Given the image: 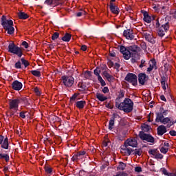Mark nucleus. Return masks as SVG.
Listing matches in <instances>:
<instances>
[{"label": "nucleus", "mask_w": 176, "mask_h": 176, "mask_svg": "<svg viewBox=\"0 0 176 176\" xmlns=\"http://www.w3.org/2000/svg\"><path fill=\"white\" fill-rule=\"evenodd\" d=\"M119 99H116V107L120 111H123L126 113H130L134 108V102L129 98H126L122 102L119 103Z\"/></svg>", "instance_id": "obj_1"}, {"label": "nucleus", "mask_w": 176, "mask_h": 176, "mask_svg": "<svg viewBox=\"0 0 176 176\" xmlns=\"http://www.w3.org/2000/svg\"><path fill=\"white\" fill-rule=\"evenodd\" d=\"M140 51V47L137 45H131L127 48L124 46H121L120 52L123 54L125 60H129L131 57V54H137Z\"/></svg>", "instance_id": "obj_2"}, {"label": "nucleus", "mask_w": 176, "mask_h": 176, "mask_svg": "<svg viewBox=\"0 0 176 176\" xmlns=\"http://www.w3.org/2000/svg\"><path fill=\"white\" fill-rule=\"evenodd\" d=\"M164 21H166L164 19H162L160 22L158 21L156 23V27H160L158 30L159 36H164L166 32H167V30H170V23L168 22L164 23Z\"/></svg>", "instance_id": "obj_3"}, {"label": "nucleus", "mask_w": 176, "mask_h": 176, "mask_svg": "<svg viewBox=\"0 0 176 176\" xmlns=\"http://www.w3.org/2000/svg\"><path fill=\"white\" fill-rule=\"evenodd\" d=\"M9 53H12V54H16V56L21 58L23 56V50L21 47L15 45L14 43H10L8 45Z\"/></svg>", "instance_id": "obj_4"}, {"label": "nucleus", "mask_w": 176, "mask_h": 176, "mask_svg": "<svg viewBox=\"0 0 176 176\" xmlns=\"http://www.w3.org/2000/svg\"><path fill=\"white\" fill-rule=\"evenodd\" d=\"M20 104L19 98L14 99H10L8 100L9 109H14V111H19V105Z\"/></svg>", "instance_id": "obj_5"}, {"label": "nucleus", "mask_w": 176, "mask_h": 176, "mask_svg": "<svg viewBox=\"0 0 176 176\" xmlns=\"http://www.w3.org/2000/svg\"><path fill=\"white\" fill-rule=\"evenodd\" d=\"M63 83L66 87H72L75 82V79L72 76H62Z\"/></svg>", "instance_id": "obj_6"}, {"label": "nucleus", "mask_w": 176, "mask_h": 176, "mask_svg": "<svg viewBox=\"0 0 176 176\" xmlns=\"http://www.w3.org/2000/svg\"><path fill=\"white\" fill-rule=\"evenodd\" d=\"M125 80L129 82V83H131L133 86H137V85H138L137 76L133 73L128 74L125 77Z\"/></svg>", "instance_id": "obj_7"}, {"label": "nucleus", "mask_w": 176, "mask_h": 176, "mask_svg": "<svg viewBox=\"0 0 176 176\" xmlns=\"http://www.w3.org/2000/svg\"><path fill=\"white\" fill-rule=\"evenodd\" d=\"M137 145H138L137 139L130 138V139H127L124 142V144L122 146V148H129V146H131L132 148H136Z\"/></svg>", "instance_id": "obj_8"}, {"label": "nucleus", "mask_w": 176, "mask_h": 176, "mask_svg": "<svg viewBox=\"0 0 176 176\" xmlns=\"http://www.w3.org/2000/svg\"><path fill=\"white\" fill-rule=\"evenodd\" d=\"M139 137L143 141H147V142H151L152 144H153V142H155V138H153V137H152V135H148L144 132H140Z\"/></svg>", "instance_id": "obj_9"}, {"label": "nucleus", "mask_w": 176, "mask_h": 176, "mask_svg": "<svg viewBox=\"0 0 176 176\" xmlns=\"http://www.w3.org/2000/svg\"><path fill=\"white\" fill-rule=\"evenodd\" d=\"M1 25L3 27L4 30H8V28L13 25V21L7 20L6 16L3 15L1 17Z\"/></svg>", "instance_id": "obj_10"}, {"label": "nucleus", "mask_w": 176, "mask_h": 176, "mask_svg": "<svg viewBox=\"0 0 176 176\" xmlns=\"http://www.w3.org/2000/svg\"><path fill=\"white\" fill-rule=\"evenodd\" d=\"M94 75H96V76H98V82H100L101 86L104 87L107 85V83L105 82L104 79H102V77H101L100 75V74H101V69H100V68L97 67L96 69H95L94 71Z\"/></svg>", "instance_id": "obj_11"}, {"label": "nucleus", "mask_w": 176, "mask_h": 176, "mask_svg": "<svg viewBox=\"0 0 176 176\" xmlns=\"http://www.w3.org/2000/svg\"><path fill=\"white\" fill-rule=\"evenodd\" d=\"M85 157H86V151H80L72 157V160L78 162V160H82Z\"/></svg>", "instance_id": "obj_12"}, {"label": "nucleus", "mask_w": 176, "mask_h": 176, "mask_svg": "<svg viewBox=\"0 0 176 176\" xmlns=\"http://www.w3.org/2000/svg\"><path fill=\"white\" fill-rule=\"evenodd\" d=\"M149 155H152L155 159H162L163 155L159 153V151L157 148H152L148 151Z\"/></svg>", "instance_id": "obj_13"}, {"label": "nucleus", "mask_w": 176, "mask_h": 176, "mask_svg": "<svg viewBox=\"0 0 176 176\" xmlns=\"http://www.w3.org/2000/svg\"><path fill=\"white\" fill-rule=\"evenodd\" d=\"M123 36L129 41H133L134 39V34L133 33V30H126L123 32Z\"/></svg>", "instance_id": "obj_14"}, {"label": "nucleus", "mask_w": 176, "mask_h": 176, "mask_svg": "<svg viewBox=\"0 0 176 176\" xmlns=\"http://www.w3.org/2000/svg\"><path fill=\"white\" fill-rule=\"evenodd\" d=\"M12 87L13 90H16V91H19L23 89V83L19 80H14L12 83Z\"/></svg>", "instance_id": "obj_15"}, {"label": "nucleus", "mask_w": 176, "mask_h": 176, "mask_svg": "<svg viewBox=\"0 0 176 176\" xmlns=\"http://www.w3.org/2000/svg\"><path fill=\"white\" fill-rule=\"evenodd\" d=\"M143 36H144L146 41H147L148 42H150V43H156V41L153 38V36H152L151 34L148 32H144Z\"/></svg>", "instance_id": "obj_16"}, {"label": "nucleus", "mask_w": 176, "mask_h": 176, "mask_svg": "<svg viewBox=\"0 0 176 176\" xmlns=\"http://www.w3.org/2000/svg\"><path fill=\"white\" fill-rule=\"evenodd\" d=\"M96 97L97 100H98L101 102H104V101H107V100H108V97L105 96L104 94L100 92H97L96 94Z\"/></svg>", "instance_id": "obj_17"}, {"label": "nucleus", "mask_w": 176, "mask_h": 176, "mask_svg": "<svg viewBox=\"0 0 176 176\" xmlns=\"http://www.w3.org/2000/svg\"><path fill=\"white\" fill-rule=\"evenodd\" d=\"M157 134L158 135H163L165 133H167V128L164 125H160L157 127Z\"/></svg>", "instance_id": "obj_18"}, {"label": "nucleus", "mask_w": 176, "mask_h": 176, "mask_svg": "<svg viewBox=\"0 0 176 176\" xmlns=\"http://www.w3.org/2000/svg\"><path fill=\"white\" fill-rule=\"evenodd\" d=\"M45 171L46 176L53 175V168L50 167V166H48L47 162H46L45 166Z\"/></svg>", "instance_id": "obj_19"}, {"label": "nucleus", "mask_w": 176, "mask_h": 176, "mask_svg": "<svg viewBox=\"0 0 176 176\" xmlns=\"http://www.w3.org/2000/svg\"><path fill=\"white\" fill-rule=\"evenodd\" d=\"M149 67L147 68V72H151L153 69H156V60L155 59L151 60L148 62Z\"/></svg>", "instance_id": "obj_20"}, {"label": "nucleus", "mask_w": 176, "mask_h": 176, "mask_svg": "<svg viewBox=\"0 0 176 176\" xmlns=\"http://www.w3.org/2000/svg\"><path fill=\"white\" fill-rule=\"evenodd\" d=\"M138 80L140 85H145V82H146V74H140L138 76Z\"/></svg>", "instance_id": "obj_21"}, {"label": "nucleus", "mask_w": 176, "mask_h": 176, "mask_svg": "<svg viewBox=\"0 0 176 176\" xmlns=\"http://www.w3.org/2000/svg\"><path fill=\"white\" fill-rule=\"evenodd\" d=\"M110 10L113 14H119V8L112 2H110Z\"/></svg>", "instance_id": "obj_22"}, {"label": "nucleus", "mask_w": 176, "mask_h": 176, "mask_svg": "<svg viewBox=\"0 0 176 176\" xmlns=\"http://www.w3.org/2000/svg\"><path fill=\"white\" fill-rule=\"evenodd\" d=\"M1 148L3 149H9V139L8 137L4 138V140H3L2 143L0 144Z\"/></svg>", "instance_id": "obj_23"}, {"label": "nucleus", "mask_w": 176, "mask_h": 176, "mask_svg": "<svg viewBox=\"0 0 176 176\" xmlns=\"http://www.w3.org/2000/svg\"><path fill=\"white\" fill-rule=\"evenodd\" d=\"M120 152L121 153H124V155H126V156H130L131 155V152H133V149L129 148L127 147H124V148H121Z\"/></svg>", "instance_id": "obj_24"}, {"label": "nucleus", "mask_w": 176, "mask_h": 176, "mask_svg": "<svg viewBox=\"0 0 176 176\" xmlns=\"http://www.w3.org/2000/svg\"><path fill=\"white\" fill-rule=\"evenodd\" d=\"M45 3H47V5H51V6H58V5H60V1L59 0H46Z\"/></svg>", "instance_id": "obj_25"}, {"label": "nucleus", "mask_w": 176, "mask_h": 176, "mask_svg": "<svg viewBox=\"0 0 176 176\" xmlns=\"http://www.w3.org/2000/svg\"><path fill=\"white\" fill-rule=\"evenodd\" d=\"M19 98L20 104H21V102H23V104L25 107H28L29 105H31V103H30V99H28V98H27L25 97Z\"/></svg>", "instance_id": "obj_26"}, {"label": "nucleus", "mask_w": 176, "mask_h": 176, "mask_svg": "<svg viewBox=\"0 0 176 176\" xmlns=\"http://www.w3.org/2000/svg\"><path fill=\"white\" fill-rule=\"evenodd\" d=\"M85 105H86V101L85 100H80L76 102V107L78 108V109H83Z\"/></svg>", "instance_id": "obj_27"}, {"label": "nucleus", "mask_w": 176, "mask_h": 176, "mask_svg": "<svg viewBox=\"0 0 176 176\" xmlns=\"http://www.w3.org/2000/svg\"><path fill=\"white\" fill-rule=\"evenodd\" d=\"M17 111L18 110L9 109L7 113V116H10V118H13V116H18L17 115H19V113H17Z\"/></svg>", "instance_id": "obj_28"}, {"label": "nucleus", "mask_w": 176, "mask_h": 176, "mask_svg": "<svg viewBox=\"0 0 176 176\" xmlns=\"http://www.w3.org/2000/svg\"><path fill=\"white\" fill-rule=\"evenodd\" d=\"M18 17L20 20H27L30 16H28L27 13L21 11L18 12Z\"/></svg>", "instance_id": "obj_29"}, {"label": "nucleus", "mask_w": 176, "mask_h": 176, "mask_svg": "<svg viewBox=\"0 0 176 176\" xmlns=\"http://www.w3.org/2000/svg\"><path fill=\"white\" fill-rule=\"evenodd\" d=\"M143 14H144V19H143L144 21L148 23L152 21V17H151V16L148 14L147 12H144Z\"/></svg>", "instance_id": "obj_30"}, {"label": "nucleus", "mask_w": 176, "mask_h": 176, "mask_svg": "<svg viewBox=\"0 0 176 176\" xmlns=\"http://www.w3.org/2000/svg\"><path fill=\"white\" fill-rule=\"evenodd\" d=\"M21 65L24 66L23 69H25V68L30 65V62H28V60H25L24 58H21Z\"/></svg>", "instance_id": "obj_31"}, {"label": "nucleus", "mask_w": 176, "mask_h": 176, "mask_svg": "<svg viewBox=\"0 0 176 176\" xmlns=\"http://www.w3.org/2000/svg\"><path fill=\"white\" fill-rule=\"evenodd\" d=\"M14 68L16 69H24V66L21 65V60H18L14 64Z\"/></svg>", "instance_id": "obj_32"}, {"label": "nucleus", "mask_w": 176, "mask_h": 176, "mask_svg": "<svg viewBox=\"0 0 176 176\" xmlns=\"http://www.w3.org/2000/svg\"><path fill=\"white\" fill-rule=\"evenodd\" d=\"M132 152H133L135 156H141L142 155V150L141 148H135Z\"/></svg>", "instance_id": "obj_33"}, {"label": "nucleus", "mask_w": 176, "mask_h": 176, "mask_svg": "<svg viewBox=\"0 0 176 176\" xmlns=\"http://www.w3.org/2000/svg\"><path fill=\"white\" fill-rule=\"evenodd\" d=\"M71 34H69V33H67L63 38H62V41H63L64 42H69V41H71Z\"/></svg>", "instance_id": "obj_34"}, {"label": "nucleus", "mask_w": 176, "mask_h": 176, "mask_svg": "<svg viewBox=\"0 0 176 176\" xmlns=\"http://www.w3.org/2000/svg\"><path fill=\"white\" fill-rule=\"evenodd\" d=\"M109 139H108V136L105 135L104 137V140H103V143L102 145L103 146H104L105 148H107V146H108V145H109Z\"/></svg>", "instance_id": "obj_35"}, {"label": "nucleus", "mask_w": 176, "mask_h": 176, "mask_svg": "<svg viewBox=\"0 0 176 176\" xmlns=\"http://www.w3.org/2000/svg\"><path fill=\"white\" fill-rule=\"evenodd\" d=\"M6 31H7L9 35H13V34H14V28L13 25L10 26V28H8Z\"/></svg>", "instance_id": "obj_36"}, {"label": "nucleus", "mask_w": 176, "mask_h": 176, "mask_svg": "<svg viewBox=\"0 0 176 176\" xmlns=\"http://www.w3.org/2000/svg\"><path fill=\"white\" fill-rule=\"evenodd\" d=\"M0 159H4L6 162H9V154L0 153Z\"/></svg>", "instance_id": "obj_37"}, {"label": "nucleus", "mask_w": 176, "mask_h": 176, "mask_svg": "<svg viewBox=\"0 0 176 176\" xmlns=\"http://www.w3.org/2000/svg\"><path fill=\"white\" fill-rule=\"evenodd\" d=\"M30 72L32 75H33L34 76H36V78L41 77V72L38 70H31Z\"/></svg>", "instance_id": "obj_38"}, {"label": "nucleus", "mask_w": 176, "mask_h": 176, "mask_svg": "<svg viewBox=\"0 0 176 176\" xmlns=\"http://www.w3.org/2000/svg\"><path fill=\"white\" fill-rule=\"evenodd\" d=\"M161 85L163 90H166V77H162L161 80Z\"/></svg>", "instance_id": "obj_39"}, {"label": "nucleus", "mask_w": 176, "mask_h": 176, "mask_svg": "<svg viewBox=\"0 0 176 176\" xmlns=\"http://www.w3.org/2000/svg\"><path fill=\"white\" fill-rule=\"evenodd\" d=\"M117 168H118V170H121L122 171H123V170H124L126 168V164H124L123 162H120V164Z\"/></svg>", "instance_id": "obj_40"}, {"label": "nucleus", "mask_w": 176, "mask_h": 176, "mask_svg": "<svg viewBox=\"0 0 176 176\" xmlns=\"http://www.w3.org/2000/svg\"><path fill=\"white\" fill-rule=\"evenodd\" d=\"M83 78H85V79H89L90 76H91V73L90 72H85L82 74Z\"/></svg>", "instance_id": "obj_41"}, {"label": "nucleus", "mask_w": 176, "mask_h": 176, "mask_svg": "<svg viewBox=\"0 0 176 176\" xmlns=\"http://www.w3.org/2000/svg\"><path fill=\"white\" fill-rule=\"evenodd\" d=\"M164 6H162L160 4H157V6H155L153 7V9H155V10H163V9H164Z\"/></svg>", "instance_id": "obj_42"}, {"label": "nucleus", "mask_w": 176, "mask_h": 176, "mask_svg": "<svg viewBox=\"0 0 176 176\" xmlns=\"http://www.w3.org/2000/svg\"><path fill=\"white\" fill-rule=\"evenodd\" d=\"M114 125H115V121L113 120H111L109 122V130H112V129H113Z\"/></svg>", "instance_id": "obj_43"}, {"label": "nucleus", "mask_w": 176, "mask_h": 176, "mask_svg": "<svg viewBox=\"0 0 176 176\" xmlns=\"http://www.w3.org/2000/svg\"><path fill=\"white\" fill-rule=\"evenodd\" d=\"M160 152H161V153L166 154L168 152V148L162 146L160 148Z\"/></svg>", "instance_id": "obj_44"}, {"label": "nucleus", "mask_w": 176, "mask_h": 176, "mask_svg": "<svg viewBox=\"0 0 176 176\" xmlns=\"http://www.w3.org/2000/svg\"><path fill=\"white\" fill-rule=\"evenodd\" d=\"M86 14V11L81 10L80 12L76 13L77 17H80L81 16H85Z\"/></svg>", "instance_id": "obj_45"}, {"label": "nucleus", "mask_w": 176, "mask_h": 176, "mask_svg": "<svg viewBox=\"0 0 176 176\" xmlns=\"http://www.w3.org/2000/svg\"><path fill=\"white\" fill-rule=\"evenodd\" d=\"M59 36H60V34H59L58 32H55V33H54V34L52 36V39L53 41H56V39H57Z\"/></svg>", "instance_id": "obj_46"}, {"label": "nucleus", "mask_w": 176, "mask_h": 176, "mask_svg": "<svg viewBox=\"0 0 176 176\" xmlns=\"http://www.w3.org/2000/svg\"><path fill=\"white\" fill-rule=\"evenodd\" d=\"M103 75L104 76H105L107 80H109V79L112 78V76H111V75L109 73H107L106 71L103 72Z\"/></svg>", "instance_id": "obj_47"}, {"label": "nucleus", "mask_w": 176, "mask_h": 176, "mask_svg": "<svg viewBox=\"0 0 176 176\" xmlns=\"http://www.w3.org/2000/svg\"><path fill=\"white\" fill-rule=\"evenodd\" d=\"M27 113V112L25 111H21L19 113V118H21L22 119H25V114Z\"/></svg>", "instance_id": "obj_48"}, {"label": "nucleus", "mask_w": 176, "mask_h": 176, "mask_svg": "<svg viewBox=\"0 0 176 176\" xmlns=\"http://www.w3.org/2000/svg\"><path fill=\"white\" fill-rule=\"evenodd\" d=\"M102 91L104 94H107V93H109V89L108 88V87H104L102 89Z\"/></svg>", "instance_id": "obj_49"}, {"label": "nucleus", "mask_w": 176, "mask_h": 176, "mask_svg": "<svg viewBox=\"0 0 176 176\" xmlns=\"http://www.w3.org/2000/svg\"><path fill=\"white\" fill-rule=\"evenodd\" d=\"M135 173H142V168L140 166H136L135 167Z\"/></svg>", "instance_id": "obj_50"}, {"label": "nucleus", "mask_w": 176, "mask_h": 176, "mask_svg": "<svg viewBox=\"0 0 176 176\" xmlns=\"http://www.w3.org/2000/svg\"><path fill=\"white\" fill-rule=\"evenodd\" d=\"M170 14L173 19H176V10H170Z\"/></svg>", "instance_id": "obj_51"}, {"label": "nucleus", "mask_w": 176, "mask_h": 176, "mask_svg": "<svg viewBox=\"0 0 176 176\" xmlns=\"http://www.w3.org/2000/svg\"><path fill=\"white\" fill-rule=\"evenodd\" d=\"M34 92L36 93V96H41V90H39V88L35 87L34 88Z\"/></svg>", "instance_id": "obj_52"}, {"label": "nucleus", "mask_w": 176, "mask_h": 176, "mask_svg": "<svg viewBox=\"0 0 176 176\" xmlns=\"http://www.w3.org/2000/svg\"><path fill=\"white\" fill-rule=\"evenodd\" d=\"M162 174H164V175H165L166 176H168L170 175V173L167 172V170L166 168H163L162 169Z\"/></svg>", "instance_id": "obj_53"}, {"label": "nucleus", "mask_w": 176, "mask_h": 176, "mask_svg": "<svg viewBox=\"0 0 176 176\" xmlns=\"http://www.w3.org/2000/svg\"><path fill=\"white\" fill-rule=\"evenodd\" d=\"M21 45L23 46V47H25V49H28V43H27V41H23L21 43Z\"/></svg>", "instance_id": "obj_54"}, {"label": "nucleus", "mask_w": 176, "mask_h": 176, "mask_svg": "<svg viewBox=\"0 0 176 176\" xmlns=\"http://www.w3.org/2000/svg\"><path fill=\"white\" fill-rule=\"evenodd\" d=\"M140 47H142V49H143V50H146V43H145L144 42L140 43Z\"/></svg>", "instance_id": "obj_55"}, {"label": "nucleus", "mask_w": 176, "mask_h": 176, "mask_svg": "<svg viewBox=\"0 0 176 176\" xmlns=\"http://www.w3.org/2000/svg\"><path fill=\"white\" fill-rule=\"evenodd\" d=\"M170 135H172V137H175L176 136V131L174 130H171L169 132Z\"/></svg>", "instance_id": "obj_56"}, {"label": "nucleus", "mask_w": 176, "mask_h": 176, "mask_svg": "<svg viewBox=\"0 0 176 176\" xmlns=\"http://www.w3.org/2000/svg\"><path fill=\"white\" fill-rule=\"evenodd\" d=\"M144 64H145V60H142L141 64L140 65V68H143L144 67Z\"/></svg>", "instance_id": "obj_57"}, {"label": "nucleus", "mask_w": 176, "mask_h": 176, "mask_svg": "<svg viewBox=\"0 0 176 176\" xmlns=\"http://www.w3.org/2000/svg\"><path fill=\"white\" fill-rule=\"evenodd\" d=\"M5 140V136L0 135V144L3 143Z\"/></svg>", "instance_id": "obj_58"}, {"label": "nucleus", "mask_w": 176, "mask_h": 176, "mask_svg": "<svg viewBox=\"0 0 176 176\" xmlns=\"http://www.w3.org/2000/svg\"><path fill=\"white\" fill-rule=\"evenodd\" d=\"M81 50H82L83 52H86V50H87V46H86L85 45H82Z\"/></svg>", "instance_id": "obj_59"}, {"label": "nucleus", "mask_w": 176, "mask_h": 176, "mask_svg": "<svg viewBox=\"0 0 176 176\" xmlns=\"http://www.w3.org/2000/svg\"><path fill=\"white\" fill-rule=\"evenodd\" d=\"M119 97L120 98H123V97H124V92H123V91H120Z\"/></svg>", "instance_id": "obj_60"}, {"label": "nucleus", "mask_w": 176, "mask_h": 176, "mask_svg": "<svg viewBox=\"0 0 176 176\" xmlns=\"http://www.w3.org/2000/svg\"><path fill=\"white\" fill-rule=\"evenodd\" d=\"M160 98H161L162 101H167L166 100V97L164 96V95L161 96Z\"/></svg>", "instance_id": "obj_61"}, {"label": "nucleus", "mask_w": 176, "mask_h": 176, "mask_svg": "<svg viewBox=\"0 0 176 176\" xmlns=\"http://www.w3.org/2000/svg\"><path fill=\"white\" fill-rule=\"evenodd\" d=\"M71 101H75L76 100V95H74L71 98Z\"/></svg>", "instance_id": "obj_62"}, {"label": "nucleus", "mask_w": 176, "mask_h": 176, "mask_svg": "<svg viewBox=\"0 0 176 176\" xmlns=\"http://www.w3.org/2000/svg\"><path fill=\"white\" fill-rule=\"evenodd\" d=\"M168 176H176V171L175 173H169Z\"/></svg>", "instance_id": "obj_63"}, {"label": "nucleus", "mask_w": 176, "mask_h": 176, "mask_svg": "<svg viewBox=\"0 0 176 176\" xmlns=\"http://www.w3.org/2000/svg\"><path fill=\"white\" fill-rule=\"evenodd\" d=\"M164 146L165 147V148H168V146H170V144H168V143H164Z\"/></svg>", "instance_id": "obj_64"}]
</instances>
